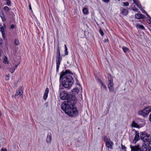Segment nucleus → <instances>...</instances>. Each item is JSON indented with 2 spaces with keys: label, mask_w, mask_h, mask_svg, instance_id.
Segmentation results:
<instances>
[{
  "label": "nucleus",
  "mask_w": 151,
  "mask_h": 151,
  "mask_svg": "<svg viewBox=\"0 0 151 151\" xmlns=\"http://www.w3.org/2000/svg\"><path fill=\"white\" fill-rule=\"evenodd\" d=\"M109 81L108 82V87L110 91L112 92L113 91V78L110 74L108 75Z\"/></svg>",
  "instance_id": "0eeeda50"
},
{
  "label": "nucleus",
  "mask_w": 151,
  "mask_h": 151,
  "mask_svg": "<svg viewBox=\"0 0 151 151\" xmlns=\"http://www.w3.org/2000/svg\"><path fill=\"white\" fill-rule=\"evenodd\" d=\"M4 15L3 14H0V17L1 18H2V17H3V16H4Z\"/></svg>",
  "instance_id": "37998d69"
},
{
  "label": "nucleus",
  "mask_w": 151,
  "mask_h": 151,
  "mask_svg": "<svg viewBox=\"0 0 151 151\" xmlns=\"http://www.w3.org/2000/svg\"><path fill=\"white\" fill-rule=\"evenodd\" d=\"M29 9L30 10H31L32 9V8H31V5H29Z\"/></svg>",
  "instance_id": "a18cd8bd"
},
{
  "label": "nucleus",
  "mask_w": 151,
  "mask_h": 151,
  "mask_svg": "<svg viewBox=\"0 0 151 151\" xmlns=\"http://www.w3.org/2000/svg\"><path fill=\"white\" fill-rule=\"evenodd\" d=\"M106 42V41L105 40V42Z\"/></svg>",
  "instance_id": "864d4df0"
},
{
  "label": "nucleus",
  "mask_w": 151,
  "mask_h": 151,
  "mask_svg": "<svg viewBox=\"0 0 151 151\" xmlns=\"http://www.w3.org/2000/svg\"><path fill=\"white\" fill-rule=\"evenodd\" d=\"M99 32L101 36L103 37L104 35V32L103 31L101 30V29L100 27H99Z\"/></svg>",
  "instance_id": "b1692460"
},
{
  "label": "nucleus",
  "mask_w": 151,
  "mask_h": 151,
  "mask_svg": "<svg viewBox=\"0 0 151 151\" xmlns=\"http://www.w3.org/2000/svg\"><path fill=\"white\" fill-rule=\"evenodd\" d=\"M101 84L103 88L104 89H106V86H105L103 83L101 81Z\"/></svg>",
  "instance_id": "473e14b6"
},
{
  "label": "nucleus",
  "mask_w": 151,
  "mask_h": 151,
  "mask_svg": "<svg viewBox=\"0 0 151 151\" xmlns=\"http://www.w3.org/2000/svg\"><path fill=\"white\" fill-rule=\"evenodd\" d=\"M2 35V37L3 38H4L5 33H1Z\"/></svg>",
  "instance_id": "ea45409f"
},
{
  "label": "nucleus",
  "mask_w": 151,
  "mask_h": 151,
  "mask_svg": "<svg viewBox=\"0 0 151 151\" xmlns=\"http://www.w3.org/2000/svg\"><path fill=\"white\" fill-rule=\"evenodd\" d=\"M62 60V59H56V70L57 71H58L60 62Z\"/></svg>",
  "instance_id": "f8f14e48"
},
{
  "label": "nucleus",
  "mask_w": 151,
  "mask_h": 151,
  "mask_svg": "<svg viewBox=\"0 0 151 151\" xmlns=\"http://www.w3.org/2000/svg\"><path fill=\"white\" fill-rule=\"evenodd\" d=\"M123 6H128L129 5V3L128 2H123Z\"/></svg>",
  "instance_id": "a878e982"
},
{
  "label": "nucleus",
  "mask_w": 151,
  "mask_h": 151,
  "mask_svg": "<svg viewBox=\"0 0 151 151\" xmlns=\"http://www.w3.org/2000/svg\"><path fill=\"white\" fill-rule=\"evenodd\" d=\"M64 46L65 47V55H68V52L67 51L68 48L66 45H65Z\"/></svg>",
  "instance_id": "412c9836"
},
{
  "label": "nucleus",
  "mask_w": 151,
  "mask_h": 151,
  "mask_svg": "<svg viewBox=\"0 0 151 151\" xmlns=\"http://www.w3.org/2000/svg\"><path fill=\"white\" fill-rule=\"evenodd\" d=\"M137 123L133 121L132 124V126L134 127L139 128L143 127L145 124V121L142 119H137Z\"/></svg>",
  "instance_id": "20e7f679"
},
{
  "label": "nucleus",
  "mask_w": 151,
  "mask_h": 151,
  "mask_svg": "<svg viewBox=\"0 0 151 151\" xmlns=\"http://www.w3.org/2000/svg\"><path fill=\"white\" fill-rule=\"evenodd\" d=\"M17 65H15V69L17 68Z\"/></svg>",
  "instance_id": "49530a36"
},
{
  "label": "nucleus",
  "mask_w": 151,
  "mask_h": 151,
  "mask_svg": "<svg viewBox=\"0 0 151 151\" xmlns=\"http://www.w3.org/2000/svg\"><path fill=\"white\" fill-rule=\"evenodd\" d=\"M52 140V135L50 132L47 133L46 139V142L47 143H50Z\"/></svg>",
  "instance_id": "9d476101"
},
{
  "label": "nucleus",
  "mask_w": 151,
  "mask_h": 151,
  "mask_svg": "<svg viewBox=\"0 0 151 151\" xmlns=\"http://www.w3.org/2000/svg\"><path fill=\"white\" fill-rule=\"evenodd\" d=\"M62 59L61 57H60V55H57L56 59Z\"/></svg>",
  "instance_id": "f704fd0d"
},
{
  "label": "nucleus",
  "mask_w": 151,
  "mask_h": 151,
  "mask_svg": "<svg viewBox=\"0 0 151 151\" xmlns=\"http://www.w3.org/2000/svg\"><path fill=\"white\" fill-rule=\"evenodd\" d=\"M102 1L104 2L108 3L109 2V0H102Z\"/></svg>",
  "instance_id": "4c0bfd02"
},
{
  "label": "nucleus",
  "mask_w": 151,
  "mask_h": 151,
  "mask_svg": "<svg viewBox=\"0 0 151 151\" xmlns=\"http://www.w3.org/2000/svg\"><path fill=\"white\" fill-rule=\"evenodd\" d=\"M14 43L16 45H18L19 44V41L17 39H15V40Z\"/></svg>",
  "instance_id": "bb28decb"
},
{
  "label": "nucleus",
  "mask_w": 151,
  "mask_h": 151,
  "mask_svg": "<svg viewBox=\"0 0 151 151\" xmlns=\"http://www.w3.org/2000/svg\"><path fill=\"white\" fill-rule=\"evenodd\" d=\"M73 91L74 92H77L78 91V89L77 88H75L73 89Z\"/></svg>",
  "instance_id": "72a5a7b5"
},
{
  "label": "nucleus",
  "mask_w": 151,
  "mask_h": 151,
  "mask_svg": "<svg viewBox=\"0 0 151 151\" xmlns=\"http://www.w3.org/2000/svg\"><path fill=\"white\" fill-rule=\"evenodd\" d=\"M60 97L62 100H67L62 104L61 108L62 110L70 116H76L78 114V111L76 108L75 107L74 101L69 100L70 94L64 91L60 93Z\"/></svg>",
  "instance_id": "f257e3e1"
},
{
  "label": "nucleus",
  "mask_w": 151,
  "mask_h": 151,
  "mask_svg": "<svg viewBox=\"0 0 151 151\" xmlns=\"http://www.w3.org/2000/svg\"><path fill=\"white\" fill-rule=\"evenodd\" d=\"M136 27L137 28L141 29H144V27L142 25H140L139 24H137L136 25Z\"/></svg>",
  "instance_id": "aec40b11"
},
{
  "label": "nucleus",
  "mask_w": 151,
  "mask_h": 151,
  "mask_svg": "<svg viewBox=\"0 0 151 151\" xmlns=\"http://www.w3.org/2000/svg\"><path fill=\"white\" fill-rule=\"evenodd\" d=\"M4 62L5 63H8V62L7 61V59L6 56H5L4 58Z\"/></svg>",
  "instance_id": "5701e85b"
},
{
  "label": "nucleus",
  "mask_w": 151,
  "mask_h": 151,
  "mask_svg": "<svg viewBox=\"0 0 151 151\" xmlns=\"http://www.w3.org/2000/svg\"><path fill=\"white\" fill-rule=\"evenodd\" d=\"M132 10L133 11H136V12H138V9L137 8H136L135 7L133 8Z\"/></svg>",
  "instance_id": "c9c22d12"
},
{
  "label": "nucleus",
  "mask_w": 151,
  "mask_h": 151,
  "mask_svg": "<svg viewBox=\"0 0 151 151\" xmlns=\"http://www.w3.org/2000/svg\"><path fill=\"white\" fill-rule=\"evenodd\" d=\"M1 19L2 20V21H4L6 20V19L5 17H4V16H3L2 17Z\"/></svg>",
  "instance_id": "79ce46f5"
},
{
  "label": "nucleus",
  "mask_w": 151,
  "mask_h": 151,
  "mask_svg": "<svg viewBox=\"0 0 151 151\" xmlns=\"http://www.w3.org/2000/svg\"><path fill=\"white\" fill-rule=\"evenodd\" d=\"M15 70V68H10V71L12 73H13Z\"/></svg>",
  "instance_id": "c756f323"
},
{
  "label": "nucleus",
  "mask_w": 151,
  "mask_h": 151,
  "mask_svg": "<svg viewBox=\"0 0 151 151\" xmlns=\"http://www.w3.org/2000/svg\"><path fill=\"white\" fill-rule=\"evenodd\" d=\"M102 24H103V22H102Z\"/></svg>",
  "instance_id": "5fc2aeb1"
},
{
  "label": "nucleus",
  "mask_w": 151,
  "mask_h": 151,
  "mask_svg": "<svg viewBox=\"0 0 151 151\" xmlns=\"http://www.w3.org/2000/svg\"><path fill=\"white\" fill-rule=\"evenodd\" d=\"M134 3L137 6L140 8L141 7V5L139 2L137 0H133Z\"/></svg>",
  "instance_id": "f3484780"
},
{
  "label": "nucleus",
  "mask_w": 151,
  "mask_h": 151,
  "mask_svg": "<svg viewBox=\"0 0 151 151\" xmlns=\"http://www.w3.org/2000/svg\"><path fill=\"white\" fill-rule=\"evenodd\" d=\"M5 79L6 80L8 81L9 79V75H6L5 77Z\"/></svg>",
  "instance_id": "7c9ffc66"
},
{
  "label": "nucleus",
  "mask_w": 151,
  "mask_h": 151,
  "mask_svg": "<svg viewBox=\"0 0 151 151\" xmlns=\"http://www.w3.org/2000/svg\"><path fill=\"white\" fill-rule=\"evenodd\" d=\"M72 74L68 70H66L61 73L60 81L62 82L63 86L68 89L70 88L74 83Z\"/></svg>",
  "instance_id": "f03ea898"
},
{
  "label": "nucleus",
  "mask_w": 151,
  "mask_h": 151,
  "mask_svg": "<svg viewBox=\"0 0 151 151\" xmlns=\"http://www.w3.org/2000/svg\"><path fill=\"white\" fill-rule=\"evenodd\" d=\"M142 12L143 13H145L146 14V15L149 17V18H150V19L151 20V17H150V16L148 15V14L147 13V12H145V11L144 10H142Z\"/></svg>",
  "instance_id": "c85d7f7f"
},
{
  "label": "nucleus",
  "mask_w": 151,
  "mask_h": 151,
  "mask_svg": "<svg viewBox=\"0 0 151 151\" xmlns=\"http://www.w3.org/2000/svg\"><path fill=\"white\" fill-rule=\"evenodd\" d=\"M49 89L48 88H47L45 89V92L43 98L44 100H46L48 96Z\"/></svg>",
  "instance_id": "2eb2a0df"
},
{
  "label": "nucleus",
  "mask_w": 151,
  "mask_h": 151,
  "mask_svg": "<svg viewBox=\"0 0 151 151\" xmlns=\"http://www.w3.org/2000/svg\"><path fill=\"white\" fill-rule=\"evenodd\" d=\"M122 50L124 53H126L129 51V49L127 47L123 46L122 47Z\"/></svg>",
  "instance_id": "a211bd4d"
},
{
  "label": "nucleus",
  "mask_w": 151,
  "mask_h": 151,
  "mask_svg": "<svg viewBox=\"0 0 151 151\" xmlns=\"http://www.w3.org/2000/svg\"><path fill=\"white\" fill-rule=\"evenodd\" d=\"M1 151H7V150L5 148H2L1 150Z\"/></svg>",
  "instance_id": "58836bf2"
},
{
  "label": "nucleus",
  "mask_w": 151,
  "mask_h": 151,
  "mask_svg": "<svg viewBox=\"0 0 151 151\" xmlns=\"http://www.w3.org/2000/svg\"><path fill=\"white\" fill-rule=\"evenodd\" d=\"M23 88L22 87H19L18 90L17 91L15 96L19 98H23V95L22 94L23 93Z\"/></svg>",
  "instance_id": "6e6552de"
},
{
  "label": "nucleus",
  "mask_w": 151,
  "mask_h": 151,
  "mask_svg": "<svg viewBox=\"0 0 151 151\" xmlns=\"http://www.w3.org/2000/svg\"><path fill=\"white\" fill-rule=\"evenodd\" d=\"M4 9L5 10L8 11L9 10V8L7 6H5L4 8Z\"/></svg>",
  "instance_id": "e433bc0d"
},
{
  "label": "nucleus",
  "mask_w": 151,
  "mask_h": 151,
  "mask_svg": "<svg viewBox=\"0 0 151 151\" xmlns=\"http://www.w3.org/2000/svg\"><path fill=\"white\" fill-rule=\"evenodd\" d=\"M0 31L1 33H4V29L2 26L0 28Z\"/></svg>",
  "instance_id": "393cba45"
},
{
  "label": "nucleus",
  "mask_w": 151,
  "mask_h": 151,
  "mask_svg": "<svg viewBox=\"0 0 151 151\" xmlns=\"http://www.w3.org/2000/svg\"><path fill=\"white\" fill-rule=\"evenodd\" d=\"M60 89H61V88H60Z\"/></svg>",
  "instance_id": "8fccbe9b"
},
{
  "label": "nucleus",
  "mask_w": 151,
  "mask_h": 151,
  "mask_svg": "<svg viewBox=\"0 0 151 151\" xmlns=\"http://www.w3.org/2000/svg\"><path fill=\"white\" fill-rule=\"evenodd\" d=\"M131 149V151H143L140 148L139 145L132 146V145H130Z\"/></svg>",
  "instance_id": "1a4fd4ad"
},
{
  "label": "nucleus",
  "mask_w": 151,
  "mask_h": 151,
  "mask_svg": "<svg viewBox=\"0 0 151 151\" xmlns=\"http://www.w3.org/2000/svg\"><path fill=\"white\" fill-rule=\"evenodd\" d=\"M2 26L1 24H0V27H1Z\"/></svg>",
  "instance_id": "de8ad7c7"
},
{
  "label": "nucleus",
  "mask_w": 151,
  "mask_h": 151,
  "mask_svg": "<svg viewBox=\"0 0 151 151\" xmlns=\"http://www.w3.org/2000/svg\"><path fill=\"white\" fill-rule=\"evenodd\" d=\"M139 139V136L138 133L136 132L134 139L133 140V143L135 144L137 142Z\"/></svg>",
  "instance_id": "9b49d317"
},
{
  "label": "nucleus",
  "mask_w": 151,
  "mask_h": 151,
  "mask_svg": "<svg viewBox=\"0 0 151 151\" xmlns=\"http://www.w3.org/2000/svg\"><path fill=\"white\" fill-rule=\"evenodd\" d=\"M147 22H149V21H147Z\"/></svg>",
  "instance_id": "3c124183"
},
{
  "label": "nucleus",
  "mask_w": 151,
  "mask_h": 151,
  "mask_svg": "<svg viewBox=\"0 0 151 151\" xmlns=\"http://www.w3.org/2000/svg\"><path fill=\"white\" fill-rule=\"evenodd\" d=\"M6 4L8 6H10L11 4V2L9 0H6Z\"/></svg>",
  "instance_id": "2f4dec72"
},
{
  "label": "nucleus",
  "mask_w": 151,
  "mask_h": 151,
  "mask_svg": "<svg viewBox=\"0 0 151 151\" xmlns=\"http://www.w3.org/2000/svg\"><path fill=\"white\" fill-rule=\"evenodd\" d=\"M128 10L127 9H123L122 10L121 14L123 16H126L128 14Z\"/></svg>",
  "instance_id": "dca6fc26"
},
{
  "label": "nucleus",
  "mask_w": 151,
  "mask_h": 151,
  "mask_svg": "<svg viewBox=\"0 0 151 151\" xmlns=\"http://www.w3.org/2000/svg\"><path fill=\"white\" fill-rule=\"evenodd\" d=\"M151 111V106H148L138 112V114L144 117L147 116Z\"/></svg>",
  "instance_id": "7ed1b4c3"
},
{
  "label": "nucleus",
  "mask_w": 151,
  "mask_h": 151,
  "mask_svg": "<svg viewBox=\"0 0 151 151\" xmlns=\"http://www.w3.org/2000/svg\"><path fill=\"white\" fill-rule=\"evenodd\" d=\"M1 116V112L0 111V117Z\"/></svg>",
  "instance_id": "09e8293b"
},
{
  "label": "nucleus",
  "mask_w": 151,
  "mask_h": 151,
  "mask_svg": "<svg viewBox=\"0 0 151 151\" xmlns=\"http://www.w3.org/2000/svg\"><path fill=\"white\" fill-rule=\"evenodd\" d=\"M141 139L144 142H151V135L146 133H142L140 135Z\"/></svg>",
  "instance_id": "39448f33"
},
{
  "label": "nucleus",
  "mask_w": 151,
  "mask_h": 151,
  "mask_svg": "<svg viewBox=\"0 0 151 151\" xmlns=\"http://www.w3.org/2000/svg\"><path fill=\"white\" fill-rule=\"evenodd\" d=\"M11 27L12 28H14V25H12L11 26Z\"/></svg>",
  "instance_id": "c03bdc74"
},
{
  "label": "nucleus",
  "mask_w": 151,
  "mask_h": 151,
  "mask_svg": "<svg viewBox=\"0 0 151 151\" xmlns=\"http://www.w3.org/2000/svg\"><path fill=\"white\" fill-rule=\"evenodd\" d=\"M135 17L136 19H140L144 18L145 16L142 14L138 13L136 14L135 15Z\"/></svg>",
  "instance_id": "ddd939ff"
},
{
  "label": "nucleus",
  "mask_w": 151,
  "mask_h": 151,
  "mask_svg": "<svg viewBox=\"0 0 151 151\" xmlns=\"http://www.w3.org/2000/svg\"><path fill=\"white\" fill-rule=\"evenodd\" d=\"M149 119L150 121L151 122V114H150V115L149 116Z\"/></svg>",
  "instance_id": "a19ab883"
},
{
  "label": "nucleus",
  "mask_w": 151,
  "mask_h": 151,
  "mask_svg": "<svg viewBox=\"0 0 151 151\" xmlns=\"http://www.w3.org/2000/svg\"><path fill=\"white\" fill-rule=\"evenodd\" d=\"M57 55H60V48L58 46L57 47Z\"/></svg>",
  "instance_id": "4be33fe9"
},
{
  "label": "nucleus",
  "mask_w": 151,
  "mask_h": 151,
  "mask_svg": "<svg viewBox=\"0 0 151 151\" xmlns=\"http://www.w3.org/2000/svg\"><path fill=\"white\" fill-rule=\"evenodd\" d=\"M122 150H123V151H126V147L125 146L123 145H122Z\"/></svg>",
  "instance_id": "cd10ccee"
},
{
  "label": "nucleus",
  "mask_w": 151,
  "mask_h": 151,
  "mask_svg": "<svg viewBox=\"0 0 151 151\" xmlns=\"http://www.w3.org/2000/svg\"><path fill=\"white\" fill-rule=\"evenodd\" d=\"M147 22H149V21H147Z\"/></svg>",
  "instance_id": "603ef678"
},
{
  "label": "nucleus",
  "mask_w": 151,
  "mask_h": 151,
  "mask_svg": "<svg viewBox=\"0 0 151 151\" xmlns=\"http://www.w3.org/2000/svg\"><path fill=\"white\" fill-rule=\"evenodd\" d=\"M83 12L84 14H87L88 13V10L86 8L83 9Z\"/></svg>",
  "instance_id": "6ab92c4d"
},
{
  "label": "nucleus",
  "mask_w": 151,
  "mask_h": 151,
  "mask_svg": "<svg viewBox=\"0 0 151 151\" xmlns=\"http://www.w3.org/2000/svg\"><path fill=\"white\" fill-rule=\"evenodd\" d=\"M142 145L143 147L146 149L145 151H151V147L147 146L146 144L145 143H143Z\"/></svg>",
  "instance_id": "4468645a"
},
{
  "label": "nucleus",
  "mask_w": 151,
  "mask_h": 151,
  "mask_svg": "<svg viewBox=\"0 0 151 151\" xmlns=\"http://www.w3.org/2000/svg\"><path fill=\"white\" fill-rule=\"evenodd\" d=\"M104 140L106 146L107 147L110 149L112 148L113 142L110 140L109 138L105 136L104 137Z\"/></svg>",
  "instance_id": "423d86ee"
}]
</instances>
